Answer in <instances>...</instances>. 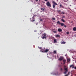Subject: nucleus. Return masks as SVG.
<instances>
[{"instance_id": "f257e3e1", "label": "nucleus", "mask_w": 76, "mask_h": 76, "mask_svg": "<svg viewBox=\"0 0 76 76\" xmlns=\"http://www.w3.org/2000/svg\"><path fill=\"white\" fill-rule=\"evenodd\" d=\"M64 70L65 71V72H64V74H66V73H67V72H68V68H65V67H66V66H64Z\"/></svg>"}, {"instance_id": "f03ea898", "label": "nucleus", "mask_w": 76, "mask_h": 76, "mask_svg": "<svg viewBox=\"0 0 76 76\" xmlns=\"http://www.w3.org/2000/svg\"><path fill=\"white\" fill-rule=\"evenodd\" d=\"M52 3L53 4H54L53 5V8H55L56 7V5L57 6L58 4H57L56 2H55L54 1H52Z\"/></svg>"}, {"instance_id": "7ed1b4c3", "label": "nucleus", "mask_w": 76, "mask_h": 76, "mask_svg": "<svg viewBox=\"0 0 76 76\" xmlns=\"http://www.w3.org/2000/svg\"><path fill=\"white\" fill-rule=\"evenodd\" d=\"M46 4L47 6H48L49 7H51V4H50L49 1H48L46 3Z\"/></svg>"}, {"instance_id": "20e7f679", "label": "nucleus", "mask_w": 76, "mask_h": 76, "mask_svg": "<svg viewBox=\"0 0 76 76\" xmlns=\"http://www.w3.org/2000/svg\"><path fill=\"white\" fill-rule=\"evenodd\" d=\"M57 24H60V25H61V26H63L64 25V24L63 23H60V21H58L57 22Z\"/></svg>"}, {"instance_id": "39448f33", "label": "nucleus", "mask_w": 76, "mask_h": 76, "mask_svg": "<svg viewBox=\"0 0 76 76\" xmlns=\"http://www.w3.org/2000/svg\"><path fill=\"white\" fill-rule=\"evenodd\" d=\"M64 58L63 57V56H61L58 59V60L59 61H61V60H63Z\"/></svg>"}, {"instance_id": "423d86ee", "label": "nucleus", "mask_w": 76, "mask_h": 76, "mask_svg": "<svg viewBox=\"0 0 76 76\" xmlns=\"http://www.w3.org/2000/svg\"><path fill=\"white\" fill-rule=\"evenodd\" d=\"M40 51H42V52H43V53H47V52H48V50L46 49L44 52L42 51L41 50H40Z\"/></svg>"}, {"instance_id": "0eeeda50", "label": "nucleus", "mask_w": 76, "mask_h": 76, "mask_svg": "<svg viewBox=\"0 0 76 76\" xmlns=\"http://www.w3.org/2000/svg\"><path fill=\"white\" fill-rule=\"evenodd\" d=\"M58 32H61L62 31V29L60 28H58Z\"/></svg>"}, {"instance_id": "6e6552de", "label": "nucleus", "mask_w": 76, "mask_h": 76, "mask_svg": "<svg viewBox=\"0 0 76 76\" xmlns=\"http://www.w3.org/2000/svg\"><path fill=\"white\" fill-rule=\"evenodd\" d=\"M42 36H44V37H46V34L45 33H44L43 34H42Z\"/></svg>"}, {"instance_id": "1a4fd4ad", "label": "nucleus", "mask_w": 76, "mask_h": 76, "mask_svg": "<svg viewBox=\"0 0 76 76\" xmlns=\"http://www.w3.org/2000/svg\"><path fill=\"white\" fill-rule=\"evenodd\" d=\"M54 43H57V39H54Z\"/></svg>"}, {"instance_id": "9d476101", "label": "nucleus", "mask_w": 76, "mask_h": 76, "mask_svg": "<svg viewBox=\"0 0 76 76\" xmlns=\"http://www.w3.org/2000/svg\"><path fill=\"white\" fill-rule=\"evenodd\" d=\"M63 61L64 63H63V64H65L66 63V60L65 59H64L63 60Z\"/></svg>"}, {"instance_id": "9b49d317", "label": "nucleus", "mask_w": 76, "mask_h": 76, "mask_svg": "<svg viewBox=\"0 0 76 76\" xmlns=\"http://www.w3.org/2000/svg\"><path fill=\"white\" fill-rule=\"evenodd\" d=\"M53 54H57V51H56V50H54L53 52Z\"/></svg>"}, {"instance_id": "f8f14e48", "label": "nucleus", "mask_w": 76, "mask_h": 76, "mask_svg": "<svg viewBox=\"0 0 76 76\" xmlns=\"http://www.w3.org/2000/svg\"><path fill=\"white\" fill-rule=\"evenodd\" d=\"M70 67H72V69H73V68H74V65H71L70 66Z\"/></svg>"}, {"instance_id": "ddd939ff", "label": "nucleus", "mask_w": 76, "mask_h": 76, "mask_svg": "<svg viewBox=\"0 0 76 76\" xmlns=\"http://www.w3.org/2000/svg\"><path fill=\"white\" fill-rule=\"evenodd\" d=\"M55 37H60V35H58V34H56L55 35Z\"/></svg>"}, {"instance_id": "4468645a", "label": "nucleus", "mask_w": 76, "mask_h": 76, "mask_svg": "<svg viewBox=\"0 0 76 76\" xmlns=\"http://www.w3.org/2000/svg\"><path fill=\"white\" fill-rule=\"evenodd\" d=\"M67 61L68 62H69V61H70V58H68L67 59Z\"/></svg>"}, {"instance_id": "2eb2a0df", "label": "nucleus", "mask_w": 76, "mask_h": 76, "mask_svg": "<svg viewBox=\"0 0 76 76\" xmlns=\"http://www.w3.org/2000/svg\"><path fill=\"white\" fill-rule=\"evenodd\" d=\"M73 31H76V27H74L73 28Z\"/></svg>"}, {"instance_id": "dca6fc26", "label": "nucleus", "mask_w": 76, "mask_h": 76, "mask_svg": "<svg viewBox=\"0 0 76 76\" xmlns=\"http://www.w3.org/2000/svg\"><path fill=\"white\" fill-rule=\"evenodd\" d=\"M61 20L62 22H65V20L63 19H61Z\"/></svg>"}, {"instance_id": "f3484780", "label": "nucleus", "mask_w": 76, "mask_h": 76, "mask_svg": "<svg viewBox=\"0 0 76 76\" xmlns=\"http://www.w3.org/2000/svg\"><path fill=\"white\" fill-rule=\"evenodd\" d=\"M61 44H66V42H64V41H63L61 43Z\"/></svg>"}, {"instance_id": "a211bd4d", "label": "nucleus", "mask_w": 76, "mask_h": 76, "mask_svg": "<svg viewBox=\"0 0 76 76\" xmlns=\"http://www.w3.org/2000/svg\"><path fill=\"white\" fill-rule=\"evenodd\" d=\"M41 10H42V11H43V12H44V11H45L44 9H43V8H42L41 9Z\"/></svg>"}, {"instance_id": "6ab92c4d", "label": "nucleus", "mask_w": 76, "mask_h": 76, "mask_svg": "<svg viewBox=\"0 0 76 76\" xmlns=\"http://www.w3.org/2000/svg\"><path fill=\"white\" fill-rule=\"evenodd\" d=\"M60 7H63V5H62L61 4H60Z\"/></svg>"}, {"instance_id": "aec40b11", "label": "nucleus", "mask_w": 76, "mask_h": 76, "mask_svg": "<svg viewBox=\"0 0 76 76\" xmlns=\"http://www.w3.org/2000/svg\"><path fill=\"white\" fill-rule=\"evenodd\" d=\"M46 38V37H45V36H43V37H42V38L43 39H44V38Z\"/></svg>"}, {"instance_id": "412c9836", "label": "nucleus", "mask_w": 76, "mask_h": 76, "mask_svg": "<svg viewBox=\"0 0 76 76\" xmlns=\"http://www.w3.org/2000/svg\"><path fill=\"white\" fill-rule=\"evenodd\" d=\"M53 20H56V18H52Z\"/></svg>"}, {"instance_id": "4be33fe9", "label": "nucleus", "mask_w": 76, "mask_h": 76, "mask_svg": "<svg viewBox=\"0 0 76 76\" xmlns=\"http://www.w3.org/2000/svg\"><path fill=\"white\" fill-rule=\"evenodd\" d=\"M55 75H58V72H56V73L55 74Z\"/></svg>"}, {"instance_id": "5701e85b", "label": "nucleus", "mask_w": 76, "mask_h": 76, "mask_svg": "<svg viewBox=\"0 0 76 76\" xmlns=\"http://www.w3.org/2000/svg\"><path fill=\"white\" fill-rule=\"evenodd\" d=\"M53 32H54V33H56V32H57V31H53Z\"/></svg>"}, {"instance_id": "b1692460", "label": "nucleus", "mask_w": 76, "mask_h": 76, "mask_svg": "<svg viewBox=\"0 0 76 76\" xmlns=\"http://www.w3.org/2000/svg\"><path fill=\"white\" fill-rule=\"evenodd\" d=\"M61 14H63V15H64V14H65V12H62V13H61Z\"/></svg>"}, {"instance_id": "393cba45", "label": "nucleus", "mask_w": 76, "mask_h": 76, "mask_svg": "<svg viewBox=\"0 0 76 76\" xmlns=\"http://www.w3.org/2000/svg\"><path fill=\"white\" fill-rule=\"evenodd\" d=\"M67 34H69V32H66Z\"/></svg>"}, {"instance_id": "a878e982", "label": "nucleus", "mask_w": 76, "mask_h": 76, "mask_svg": "<svg viewBox=\"0 0 76 76\" xmlns=\"http://www.w3.org/2000/svg\"><path fill=\"white\" fill-rule=\"evenodd\" d=\"M57 12H61V11L60 10H58L57 11Z\"/></svg>"}, {"instance_id": "bb28decb", "label": "nucleus", "mask_w": 76, "mask_h": 76, "mask_svg": "<svg viewBox=\"0 0 76 76\" xmlns=\"http://www.w3.org/2000/svg\"><path fill=\"white\" fill-rule=\"evenodd\" d=\"M62 18H65V16H64L63 17H62Z\"/></svg>"}, {"instance_id": "cd10ccee", "label": "nucleus", "mask_w": 76, "mask_h": 76, "mask_svg": "<svg viewBox=\"0 0 76 76\" xmlns=\"http://www.w3.org/2000/svg\"><path fill=\"white\" fill-rule=\"evenodd\" d=\"M64 27H65V28H66L67 27V26H66V25H64Z\"/></svg>"}, {"instance_id": "c85d7f7f", "label": "nucleus", "mask_w": 76, "mask_h": 76, "mask_svg": "<svg viewBox=\"0 0 76 76\" xmlns=\"http://www.w3.org/2000/svg\"><path fill=\"white\" fill-rule=\"evenodd\" d=\"M61 71H63V69H62V68H61Z\"/></svg>"}, {"instance_id": "c756f323", "label": "nucleus", "mask_w": 76, "mask_h": 76, "mask_svg": "<svg viewBox=\"0 0 76 76\" xmlns=\"http://www.w3.org/2000/svg\"><path fill=\"white\" fill-rule=\"evenodd\" d=\"M42 19H41L40 20V21L41 22H42Z\"/></svg>"}, {"instance_id": "7c9ffc66", "label": "nucleus", "mask_w": 76, "mask_h": 76, "mask_svg": "<svg viewBox=\"0 0 76 76\" xmlns=\"http://www.w3.org/2000/svg\"><path fill=\"white\" fill-rule=\"evenodd\" d=\"M35 1H37V2H38V0H35Z\"/></svg>"}, {"instance_id": "2f4dec72", "label": "nucleus", "mask_w": 76, "mask_h": 76, "mask_svg": "<svg viewBox=\"0 0 76 76\" xmlns=\"http://www.w3.org/2000/svg\"><path fill=\"white\" fill-rule=\"evenodd\" d=\"M34 21H35V20H32V22H34Z\"/></svg>"}, {"instance_id": "473e14b6", "label": "nucleus", "mask_w": 76, "mask_h": 76, "mask_svg": "<svg viewBox=\"0 0 76 76\" xmlns=\"http://www.w3.org/2000/svg\"><path fill=\"white\" fill-rule=\"evenodd\" d=\"M39 49H41V48H39Z\"/></svg>"}, {"instance_id": "72a5a7b5", "label": "nucleus", "mask_w": 76, "mask_h": 76, "mask_svg": "<svg viewBox=\"0 0 76 76\" xmlns=\"http://www.w3.org/2000/svg\"><path fill=\"white\" fill-rule=\"evenodd\" d=\"M45 1H48V0H44Z\"/></svg>"}, {"instance_id": "f704fd0d", "label": "nucleus", "mask_w": 76, "mask_h": 76, "mask_svg": "<svg viewBox=\"0 0 76 76\" xmlns=\"http://www.w3.org/2000/svg\"><path fill=\"white\" fill-rule=\"evenodd\" d=\"M74 68L75 69H76V66Z\"/></svg>"}, {"instance_id": "c9c22d12", "label": "nucleus", "mask_w": 76, "mask_h": 76, "mask_svg": "<svg viewBox=\"0 0 76 76\" xmlns=\"http://www.w3.org/2000/svg\"><path fill=\"white\" fill-rule=\"evenodd\" d=\"M34 16H33V19H34Z\"/></svg>"}, {"instance_id": "e433bc0d", "label": "nucleus", "mask_w": 76, "mask_h": 76, "mask_svg": "<svg viewBox=\"0 0 76 76\" xmlns=\"http://www.w3.org/2000/svg\"><path fill=\"white\" fill-rule=\"evenodd\" d=\"M34 32H37V31H34Z\"/></svg>"}, {"instance_id": "4c0bfd02", "label": "nucleus", "mask_w": 76, "mask_h": 76, "mask_svg": "<svg viewBox=\"0 0 76 76\" xmlns=\"http://www.w3.org/2000/svg\"><path fill=\"white\" fill-rule=\"evenodd\" d=\"M64 1V2H65L66 1Z\"/></svg>"}, {"instance_id": "58836bf2", "label": "nucleus", "mask_w": 76, "mask_h": 76, "mask_svg": "<svg viewBox=\"0 0 76 76\" xmlns=\"http://www.w3.org/2000/svg\"><path fill=\"white\" fill-rule=\"evenodd\" d=\"M67 1H68L69 0H66Z\"/></svg>"}, {"instance_id": "ea45409f", "label": "nucleus", "mask_w": 76, "mask_h": 76, "mask_svg": "<svg viewBox=\"0 0 76 76\" xmlns=\"http://www.w3.org/2000/svg\"><path fill=\"white\" fill-rule=\"evenodd\" d=\"M61 64H62V63H61Z\"/></svg>"}]
</instances>
